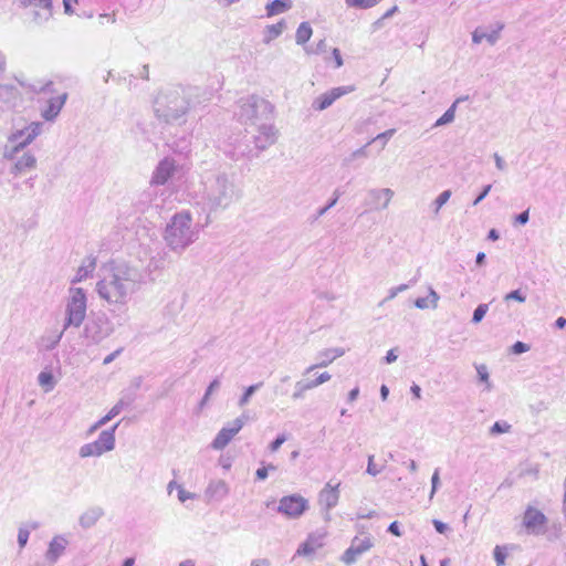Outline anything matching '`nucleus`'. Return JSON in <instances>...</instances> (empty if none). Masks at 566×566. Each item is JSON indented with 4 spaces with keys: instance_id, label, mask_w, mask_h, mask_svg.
I'll list each match as a JSON object with an SVG mask.
<instances>
[{
    "instance_id": "cd10ccee",
    "label": "nucleus",
    "mask_w": 566,
    "mask_h": 566,
    "mask_svg": "<svg viewBox=\"0 0 566 566\" xmlns=\"http://www.w3.org/2000/svg\"><path fill=\"white\" fill-rule=\"evenodd\" d=\"M293 6L292 0H273L265 6L266 17L271 18L289 11Z\"/></svg>"
},
{
    "instance_id": "a878e982",
    "label": "nucleus",
    "mask_w": 566,
    "mask_h": 566,
    "mask_svg": "<svg viewBox=\"0 0 566 566\" xmlns=\"http://www.w3.org/2000/svg\"><path fill=\"white\" fill-rule=\"evenodd\" d=\"M317 547V539L313 534H311L308 538L298 546L293 559L297 556L313 558Z\"/></svg>"
},
{
    "instance_id": "f257e3e1",
    "label": "nucleus",
    "mask_w": 566,
    "mask_h": 566,
    "mask_svg": "<svg viewBox=\"0 0 566 566\" xmlns=\"http://www.w3.org/2000/svg\"><path fill=\"white\" fill-rule=\"evenodd\" d=\"M101 279L96 283L98 297L111 308L120 310L139 289L140 272L125 262L108 263L101 269Z\"/></svg>"
},
{
    "instance_id": "69168bd1",
    "label": "nucleus",
    "mask_w": 566,
    "mask_h": 566,
    "mask_svg": "<svg viewBox=\"0 0 566 566\" xmlns=\"http://www.w3.org/2000/svg\"><path fill=\"white\" fill-rule=\"evenodd\" d=\"M71 2L72 0H63L64 11L66 14H72L74 12Z\"/></svg>"
},
{
    "instance_id": "f03ea898",
    "label": "nucleus",
    "mask_w": 566,
    "mask_h": 566,
    "mask_svg": "<svg viewBox=\"0 0 566 566\" xmlns=\"http://www.w3.org/2000/svg\"><path fill=\"white\" fill-rule=\"evenodd\" d=\"M200 88L192 86H174L158 93L154 102L156 117L171 125H182L186 116L200 101Z\"/></svg>"
},
{
    "instance_id": "4468645a",
    "label": "nucleus",
    "mask_w": 566,
    "mask_h": 566,
    "mask_svg": "<svg viewBox=\"0 0 566 566\" xmlns=\"http://www.w3.org/2000/svg\"><path fill=\"white\" fill-rule=\"evenodd\" d=\"M373 547L370 537H355L352 545L345 551L342 559L345 564H353L356 559Z\"/></svg>"
},
{
    "instance_id": "e2e57ef3",
    "label": "nucleus",
    "mask_w": 566,
    "mask_h": 566,
    "mask_svg": "<svg viewBox=\"0 0 566 566\" xmlns=\"http://www.w3.org/2000/svg\"><path fill=\"white\" fill-rule=\"evenodd\" d=\"M528 221V210L522 212L516 217V222L524 224Z\"/></svg>"
},
{
    "instance_id": "5fc2aeb1",
    "label": "nucleus",
    "mask_w": 566,
    "mask_h": 566,
    "mask_svg": "<svg viewBox=\"0 0 566 566\" xmlns=\"http://www.w3.org/2000/svg\"><path fill=\"white\" fill-rule=\"evenodd\" d=\"M504 300L506 302L511 301V300H515L517 302H521L523 303L525 301V296H523L520 291H512L510 292L509 294L505 295Z\"/></svg>"
},
{
    "instance_id": "49530a36",
    "label": "nucleus",
    "mask_w": 566,
    "mask_h": 566,
    "mask_svg": "<svg viewBox=\"0 0 566 566\" xmlns=\"http://www.w3.org/2000/svg\"><path fill=\"white\" fill-rule=\"evenodd\" d=\"M29 536H30V531L28 528H24V527L19 528L18 544H19L20 548H23L27 545V543L29 541Z\"/></svg>"
},
{
    "instance_id": "7c9ffc66",
    "label": "nucleus",
    "mask_w": 566,
    "mask_h": 566,
    "mask_svg": "<svg viewBox=\"0 0 566 566\" xmlns=\"http://www.w3.org/2000/svg\"><path fill=\"white\" fill-rule=\"evenodd\" d=\"M394 197L390 189H381L371 193L373 203L376 208H386Z\"/></svg>"
},
{
    "instance_id": "8fccbe9b",
    "label": "nucleus",
    "mask_w": 566,
    "mask_h": 566,
    "mask_svg": "<svg viewBox=\"0 0 566 566\" xmlns=\"http://www.w3.org/2000/svg\"><path fill=\"white\" fill-rule=\"evenodd\" d=\"M287 440L285 434H279L270 444L269 449L271 452H276L281 446Z\"/></svg>"
},
{
    "instance_id": "864d4df0",
    "label": "nucleus",
    "mask_w": 566,
    "mask_h": 566,
    "mask_svg": "<svg viewBox=\"0 0 566 566\" xmlns=\"http://www.w3.org/2000/svg\"><path fill=\"white\" fill-rule=\"evenodd\" d=\"M332 65L333 67H339L343 65V60L339 50L334 49L332 53Z\"/></svg>"
},
{
    "instance_id": "bf43d9fd",
    "label": "nucleus",
    "mask_w": 566,
    "mask_h": 566,
    "mask_svg": "<svg viewBox=\"0 0 566 566\" xmlns=\"http://www.w3.org/2000/svg\"><path fill=\"white\" fill-rule=\"evenodd\" d=\"M478 374L480 376V379L482 381H488V378H489V375H488V371H486V367L485 366H479L478 367Z\"/></svg>"
},
{
    "instance_id": "774afa93",
    "label": "nucleus",
    "mask_w": 566,
    "mask_h": 566,
    "mask_svg": "<svg viewBox=\"0 0 566 566\" xmlns=\"http://www.w3.org/2000/svg\"><path fill=\"white\" fill-rule=\"evenodd\" d=\"M411 392L413 394L416 399H420V397H421V395H420L421 389H420V387L418 385L411 386Z\"/></svg>"
},
{
    "instance_id": "a211bd4d",
    "label": "nucleus",
    "mask_w": 566,
    "mask_h": 566,
    "mask_svg": "<svg viewBox=\"0 0 566 566\" xmlns=\"http://www.w3.org/2000/svg\"><path fill=\"white\" fill-rule=\"evenodd\" d=\"M66 99L67 93L51 97L46 106L41 109V116L48 122H53L63 108Z\"/></svg>"
},
{
    "instance_id": "4c0bfd02",
    "label": "nucleus",
    "mask_w": 566,
    "mask_h": 566,
    "mask_svg": "<svg viewBox=\"0 0 566 566\" xmlns=\"http://www.w3.org/2000/svg\"><path fill=\"white\" fill-rule=\"evenodd\" d=\"M285 29V22L280 21L275 24H271L266 27V35L264 38V42L269 43L279 35L282 34L283 30Z\"/></svg>"
},
{
    "instance_id": "ea45409f",
    "label": "nucleus",
    "mask_w": 566,
    "mask_h": 566,
    "mask_svg": "<svg viewBox=\"0 0 566 566\" xmlns=\"http://www.w3.org/2000/svg\"><path fill=\"white\" fill-rule=\"evenodd\" d=\"M262 382H258L254 385L249 386L243 395L240 397L238 405L239 407H244L249 401L251 396L262 386Z\"/></svg>"
},
{
    "instance_id": "473e14b6",
    "label": "nucleus",
    "mask_w": 566,
    "mask_h": 566,
    "mask_svg": "<svg viewBox=\"0 0 566 566\" xmlns=\"http://www.w3.org/2000/svg\"><path fill=\"white\" fill-rule=\"evenodd\" d=\"M104 453H106L103 448L97 444L96 441L85 443L78 449V455L82 459L90 458V457H101Z\"/></svg>"
},
{
    "instance_id": "20e7f679",
    "label": "nucleus",
    "mask_w": 566,
    "mask_h": 566,
    "mask_svg": "<svg viewBox=\"0 0 566 566\" xmlns=\"http://www.w3.org/2000/svg\"><path fill=\"white\" fill-rule=\"evenodd\" d=\"M274 105L256 94L240 97L233 111V117L245 127V130L264 120H274Z\"/></svg>"
},
{
    "instance_id": "6e6d98bb",
    "label": "nucleus",
    "mask_w": 566,
    "mask_h": 566,
    "mask_svg": "<svg viewBox=\"0 0 566 566\" xmlns=\"http://www.w3.org/2000/svg\"><path fill=\"white\" fill-rule=\"evenodd\" d=\"M513 350L515 354H521L530 350V346L522 342H516L513 346Z\"/></svg>"
},
{
    "instance_id": "de8ad7c7",
    "label": "nucleus",
    "mask_w": 566,
    "mask_h": 566,
    "mask_svg": "<svg viewBox=\"0 0 566 566\" xmlns=\"http://www.w3.org/2000/svg\"><path fill=\"white\" fill-rule=\"evenodd\" d=\"M511 429V426L506 422H495L491 428L492 434H500L509 432Z\"/></svg>"
},
{
    "instance_id": "dca6fc26",
    "label": "nucleus",
    "mask_w": 566,
    "mask_h": 566,
    "mask_svg": "<svg viewBox=\"0 0 566 566\" xmlns=\"http://www.w3.org/2000/svg\"><path fill=\"white\" fill-rule=\"evenodd\" d=\"M546 524V516L537 509L528 506L523 515V526L528 533H538Z\"/></svg>"
},
{
    "instance_id": "c85d7f7f",
    "label": "nucleus",
    "mask_w": 566,
    "mask_h": 566,
    "mask_svg": "<svg viewBox=\"0 0 566 566\" xmlns=\"http://www.w3.org/2000/svg\"><path fill=\"white\" fill-rule=\"evenodd\" d=\"M234 436L235 433L230 428L223 427L213 439L211 447L214 450H222L229 444Z\"/></svg>"
},
{
    "instance_id": "37998d69",
    "label": "nucleus",
    "mask_w": 566,
    "mask_h": 566,
    "mask_svg": "<svg viewBox=\"0 0 566 566\" xmlns=\"http://www.w3.org/2000/svg\"><path fill=\"white\" fill-rule=\"evenodd\" d=\"M219 388H220V380H219V378H216L210 382V385L208 386V388L205 392V396L202 397V399L200 401L201 408L207 403L211 394L214 392L216 390H218Z\"/></svg>"
},
{
    "instance_id": "0eeeda50",
    "label": "nucleus",
    "mask_w": 566,
    "mask_h": 566,
    "mask_svg": "<svg viewBox=\"0 0 566 566\" xmlns=\"http://www.w3.org/2000/svg\"><path fill=\"white\" fill-rule=\"evenodd\" d=\"M51 83L44 86L35 84H24L18 81L17 84H0V111H10L19 106L22 102V91L25 93H38L42 91H51Z\"/></svg>"
},
{
    "instance_id": "423d86ee",
    "label": "nucleus",
    "mask_w": 566,
    "mask_h": 566,
    "mask_svg": "<svg viewBox=\"0 0 566 566\" xmlns=\"http://www.w3.org/2000/svg\"><path fill=\"white\" fill-rule=\"evenodd\" d=\"M87 312V296L82 287L71 286L64 300V323L63 331L74 327L78 328Z\"/></svg>"
},
{
    "instance_id": "7ed1b4c3",
    "label": "nucleus",
    "mask_w": 566,
    "mask_h": 566,
    "mask_svg": "<svg viewBox=\"0 0 566 566\" xmlns=\"http://www.w3.org/2000/svg\"><path fill=\"white\" fill-rule=\"evenodd\" d=\"M202 193L198 205L208 213H217L227 210L240 198L233 176L226 171H213L202 179Z\"/></svg>"
},
{
    "instance_id": "393cba45",
    "label": "nucleus",
    "mask_w": 566,
    "mask_h": 566,
    "mask_svg": "<svg viewBox=\"0 0 566 566\" xmlns=\"http://www.w3.org/2000/svg\"><path fill=\"white\" fill-rule=\"evenodd\" d=\"M232 146L231 156L235 160L241 158H252L258 155L253 153V148L249 143L235 139L234 143H232Z\"/></svg>"
},
{
    "instance_id": "2eb2a0df",
    "label": "nucleus",
    "mask_w": 566,
    "mask_h": 566,
    "mask_svg": "<svg viewBox=\"0 0 566 566\" xmlns=\"http://www.w3.org/2000/svg\"><path fill=\"white\" fill-rule=\"evenodd\" d=\"M6 158L13 160V165L10 168V174H12L14 177L32 170L36 166V158L31 151H23L21 155H15V157Z\"/></svg>"
},
{
    "instance_id": "c9c22d12",
    "label": "nucleus",
    "mask_w": 566,
    "mask_h": 566,
    "mask_svg": "<svg viewBox=\"0 0 566 566\" xmlns=\"http://www.w3.org/2000/svg\"><path fill=\"white\" fill-rule=\"evenodd\" d=\"M318 385V376H316L314 379L307 380L302 379L296 384V389L293 394V398L297 399L303 396V392L307 389H312Z\"/></svg>"
},
{
    "instance_id": "bb28decb",
    "label": "nucleus",
    "mask_w": 566,
    "mask_h": 566,
    "mask_svg": "<svg viewBox=\"0 0 566 566\" xmlns=\"http://www.w3.org/2000/svg\"><path fill=\"white\" fill-rule=\"evenodd\" d=\"M354 91V87L352 86H343V87H336L332 91L324 94V96L321 98V109L328 107L332 105L334 101L339 98L340 96L348 94Z\"/></svg>"
},
{
    "instance_id": "412c9836",
    "label": "nucleus",
    "mask_w": 566,
    "mask_h": 566,
    "mask_svg": "<svg viewBox=\"0 0 566 566\" xmlns=\"http://www.w3.org/2000/svg\"><path fill=\"white\" fill-rule=\"evenodd\" d=\"M96 268V258L87 255L78 266L75 276L72 279V284L80 283L92 275Z\"/></svg>"
},
{
    "instance_id": "c756f323",
    "label": "nucleus",
    "mask_w": 566,
    "mask_h": 566,
    "mask_svg": "<svg viewBox=\"0 0 566 566\" xmlns=\"http://www.w3.org/2000/svg\"><path fill=\"white\" fill-rule=\"evenodd\" d=\"M63 334L62 331H50L46 332L39 342V345L44 350H51L55 347V345L60 342Z\"/></svg>"
},
{
    "instance_id": "13d9d810",
    "label": "nucleus",
    "mask_w": 566,
    "mask_h": 566,
    "mask_svg": "<svg viewBox=\"0 0 566 566\" xmlns=\"http://www.w3.org/2000/svg\"><path fill=\"white\" fill-rule=\"evenodd\" d=\"M113 418H115L114 416H112V413L108 411L104 417H102L99 420H97V426H99L101 428L103 426H105L108 421H111Z\"/></svg>"
},
{
    "instance_id": "e433bc0d",
    "label": "nucleus",
    "mask_w": 566,
    "mask_h": 566,
    "mask_svg": "<svg viewBox=\"0 0 566 566\" xmlns=\"http://www.w3.org/2000/svg\"><path fill=\"white\" fill-rule=\"evenodd\" d=\"M135 400V396L133 394L124 395L109 410L112 416L116 417L119 415V412L130 406Z\"/></svg>"
},
{
    "instance_id": "b1692460",
    "label": "nucleus",
    "mask_w": 566,
    "mask_h": 566,
    "mask_svg": "<svg viewBox=\"0 0 566 566\" xmlns=\"http://www.w3.org/2000/svg\"><path fill=\"white\" fill-rule=\"evenodd\" d=\"M104 515V511L102 507L94 506L88 510H86L81 516H80V525L83 528H90L96 524V522Z\"/></svg>"
},
{
    "instance_id": "4be33fe9",
    "label": "nucleus",
    "mask_w": 566,
    "mask_h": 566,
    "mask_svg": "<svg viewBox=\"0 0 566 566\" xmlns=\"http://www.w3.org/2000/svg\"><path fill=\"white\" fill-rule=\"evenodd\" d=\"M340 481L337 479H333L325 485L322 495L324 497V501L326 503L327 507L335 506L339 499V486Z\"/></svg>"
},
{
    "instance_id": "a19ab883",
    "label": "nucleus",
    "mask_w": 566,
    "mask_h": 566,
    "mask_svg": "<svg viewBox=\"0 0 566 566\" xmlns=\"http://www.w3.org/2000/svg\"><path fill=\"white\" fill-rule=\"evenodd\" d=\"M493 556H494V559H495L497 566H504L505 559L507 556L506 547L500 546V545L495 546V548L493 551Z\"/></svg>"
},
{
    "instance_id": "4d7b16f0",
    "label": "nucleus",
    "mask_w": 566,
    "mask_h": 566,
    "mask_svg": "<svg viewBox=\"0 0 566 566\" xmlns=\"http://www.w3.org/2000/svg\"><path fill=\"white\" fill-rule=\"evenodd\" d=\"M367 472L371 475H376L379 473V470L374 464V457H369Z\"/></svg>"
},
{
    "instance_id": "ddd939ff",
    "label": "nucleus",
    "mask_w": 566,
    "mask_h": 566,
    "mask_svg": "<svg viewBox=\"0 0 566 566\" xmlns=\"http://www.w3.org/2000/svg\"><path fill=\"white\" fill-rule=\"evenodd\" d=\"M56 376H61V366L56 356L45 364L43 370L38 376V382L45 392L54 389L57 379Z\"/></svg>"
},
{
    "instance_id": "39448f33",
    "label": "nucleus",
    "mask_w": 566,
    "mask_h": 566,
    "mask_svg": "<svg viewBox=\"0 0 566 566\" xmlns=\"http://www.w3.org/2000/svg\"><path fill=\"white\" fill-rule=\"evenodd\" d=\"M199 238V230L192 223L190 211L182 210L175 213L167 223L164 240L176 253H182Z\"/></svg>"
},
{
    "instance_id": "9b49d317",
    "label": "nucleus",
    "mask_w": 566,
    "mask_h": 566,
    "mask_svg": "<svg viewBox=\"0 0 566 566\" xmlns=\"http://www.w3.org/2000/svg\"><path fill=\"white\" fill-rule=\"evenodd\" d=\"M176 170L177 164L175 159L170 157H165L164 159H161L151 175L150 186L147 191V195L150 196L151 192L155 191L156 186L165 185L175 175Z\"/></svg>"
},
{
    "instance_id": "f8f14e48",
    "label": "nucleus",
    "mask_w": 566,
    "mask_h": 566,
    "mask_svg": "<svg viewBox=\"0 0 566 566\" xmlns=\"http://www.w3.org/2000/svg\"><path fill=\"white\" fill-rule=\"evenodd\" d=\"M308 509L307 501L298 495L292 494L280 500L277 512L289 518L300 517Z\"/></svg>"
},
{
    "instance_id": "58836bf2",
    "label": "nucleus",
    "mask_w": 566,
    "mask_h": 566,
    "mask_svg": "<svg viewBox=\"0 0 566 566\" xmlns=\"http://www.w3.org/2000/svg\"><path fill=\"white\" fill-rule=\"evenodd\" d=\"M497 38H499V31H494L491 34H488L481 29H476L473 32V36H472L474 43H481L483 40H488L490 43H494Z\"/></svg>"
},
{
    "instance_id": "0e129e2a",
    "label": "nucleus",
    "mask_w": 566,
    "mask_h": 566,
    "mask_svg": "<svg viewBox=\"0 0 566 566\" xmlns=\"http://www.w3.org/2000/svg\"><path fill=\"white\" fill-rule=\"evenodd\" d=\"M251 566H271V563L269 559H254L251 563Z\"/></svg>"
},
{
    "instance_id": "09e8293b",
    "label": "nucleus",
    "mask_w": 566,
    "mask_h": 566,
    "mask_svg": "<svg viewBox=\"0 0 566 566\" xmlns=\"http://www.w3.org/2000/svg\"><path fill=\"white\" fill-rule=\"evenodd\" d=\"M489 306L486 304L479 305L473 313V322L479 323L486 314Z\"/></svg>"
},
{
    "instance_id": "9d476101",
    "label": "nucleus",
    "mask_w": 566,
    "mask_h": 566,
    "mask_svg": "<svg viewBox=\"0 0 566 566\" xmlns=\"http://www.w3.org/2000/svg\"><path fill=\"white\" fill-rule=\"evenodd\" d=\"M255 133L251 136L254 149L263 151L274 145L279 137V130L274 126L273 120H264L253 127Z\"/></svg>"
},
{
    "instance_id": "f3484780",
    "label": "nucleus",
    "mask_w": 566,
    "mask_h": 566,
    "mask_svg": "<svg viewBox=\"0 0 566 566\" xmlns=\"http://www.w3.org/2000/svg\"><path fill=\"white\" fill-rule=\"evenodd\" d=\"M53 0H20L22 7H32L42 11L35 12L34 20L48 21L53 14Z\"/></svg>"
},
{
    "instance_id": "79ce46f5",
    "label": "nucleus",
    "mask_w": 566,
    "mask_h": 566,
    "mask_svg": "<svg viewBox=\"0 0 566 566\" xmlns=\"http://www.w3.org/2000/svg\"><path fill=\"white\" fill-rule=\"evenodd\" d=\"M249 415L242 413L227 427L230 428L237 434L242 429V427L249 421Z\"/></svg>"
},
{
    "instance_id": "72a5a7b5",
    "label": "nucleus",
    "mask_w": 566,
    "mask_h": 566,
    "mask_svg": "<svg viewBox=\"0 0 566 566\" xmlns=\"http://www.w3.org/2000/svg\"><path fill=\"white\" fill-rule=\"evenodd\" d=\"M104 453H106L103 448L97 444L96 441L85 443L78 449V455L82 459L90 458V457H101Z\"/></svg>"
},
{
    "instance_id": "338daca9",
    "label": "nucleus",
    "mask_w": 566,
    "mask_h": 566,
    "mask_svg": "<svg viewBox=\"0 0 566 566\" xmlns=\"http://www.w3.org/2000/svg\"><path fill=\"white\" fill-rule=\"evenodd\" d=\"M491 190V185L486 186L482 193L475 199L474 205L479 203Z\"/></svg>"
},
{
    "instance_id": "6ab92c4d",
    "label": "nucleus",
    "mask_w": 566,
    "mask_h": 566,
    "mask_svg": "<svg viewBox=\"0 0 566 566\" xmlns=\"http://www.w3.org/2000/svg\"><path fill=\"white\" fill-rule=\"evenodd\" d=\"M229 494V486L223 480H213L208 484L205 496L208 502L222 501Z\"/></svg>"
},
{
    "instance_id": "a18cd8bd",
    "label": "nucleus",
    "mask_w": 566,
    "mask_h": 566,
    "mask_svg": "<svg viewBox=\"0 0 566 566\" xmlns=\"http://www.w3.org/2000/svg\"><path fill=\"white\" fill-rule=\"evenodd\" d=\"M276 467L272 463L266 467L259 468L255 472V476L258 480H265L268 478L269 471H275Z\"/></svg>"
},
{
    "instance_id": "c03bdc74",
    "label": "nucleus",
    "mask_w": 566,
    "mask_h": 566,
    "mask_svg": "<svg viewBox=\"0 0 566 566\" xmlns=\"http://www.w3.org/2000/svg\"><path fill=\"white\" fill-rule=\"evenodd\" d=\"M455 106L457 103H454L436 123L437 126H441L448 123H451L454 119L455 116Z\"/></svg>"
},
{
    "instance_id": "6e6552de",
    "label": "nucleus",
    "mask_w": 566,
    "mask_h": 566,
    "mask_svg": "<svg viewBox=\"0 0 566 566\" xmlns=\"http://www.w3.org/2000/svg\"><path fill=\"white\" fill-rule=\"evenodd\" d=\"M42 128L43 124L41 122H32L24 128L13 132L9 136V145L6 146L4 157H15V155L20 154L42 134Z\"/></svg>"
},
{
    "instance_id": "603ef678",
    "label": "nucleus",
    "mask_w": 566,
    "mask_h": 566,
    "mask_svg": "<svg viewBox=\"0 0 566 566\" xmlns=\"http://www.w3.org/2000/svg\"><path fill=\"white\" fill-rule=\"evenodd\" d=\"M196 494L186 491L182 486H178V499L180 502L185 503L187 500L195 499Z\"/></svg>"
},
{
    "instance_id": "5701e85b",
    "label": "nucleus",
    "mask_w": 566,
    "mask_h": 566,
    "mask_svg": "<svg viewBox=\"0 0 566 566\" xmlns=\"http://www.w3.org/2000/svg\"><path fill=\"white\" fill-rule=\"evenodd\" d=\"M118 426H119V422L115 423L112 428H109L107 430H103L99 433L97 440H95L97 442V444H99L103 448V450L105 452H109L115 449V443H116L115 431L118 428Z\"/></svg>"
},
{
    "instance_id": "052dcab7",
    "label": "nucleus",
    "mask_w": 566,
    "mask_h": 566,
    "mask_svg": "<svg viewBox=\"0 0 566 566\" xmlns=\"http://www.w3.org/2000/svg\"><path fill=\"white\" fill-rule=\"evenodd\" d=\"M433 525H434L437 532H439L440 534H443L448 528V526L440 521H433Z\"/></svg>"
},
{
    "instance_id": "680f3d73",
    "label": "nucleus",
    "mask_w": 566,
    "mask_h": 566,
    "mask_svg": "<svg viewBox=\"0 0 566 566\" xmlns=\"http://www.w3.org/2000/svg\"><path fill=\"white\" fill-rule=\"evenodd\" d=\"M388 531L394 534L395 536H400L401 533L399 531V526H398V523L397 522H392L390 525H389V528Z\"/></svg>"
},
{
    "instance_id": "aec40b11",
    "label": "nucleus",
    "mask_w": 566,
    "mask_h": 566,
    "mask_svg": "<svg viewBox=\"0 0 566 566\" xmlns=\"http://www.w3.org/2000/svg\"><path fill=\"white\" fill-rule=\"evenodd\" d=\"M67 541L62 536H55L49 544L45 553V558L51 565L55 564L57 559L64 554Z\"/></svg>"
},
{
    "instance_id": "1a4fd4ad",
    "label": "nucleus",
    "mask_w": 566,
    "mask_h": 566,
    "mask_svg": "<svg viewBox=\"0 0 566 566\" xmlns=\"http://www.w3.org/2000/svg\"><path fill=\"white\" fill-rule=\"evenodd\" d=\"M114 326L105 313L93 314L85 324L84 338L91 343H99L113 333Z\"/></svg>"
},
{
    "instance_id": "2f4dec72",
    "label": "nucleus",
    "mask_w": 566,
    "mask_h": 566,
    "mask_svg": "<svg viewBox=\"0 0 566 566\" xmlns=\"http://www.w3.org/2000/svg\"><path fill=\"white\" fill-rule=\"evenodd\" d=\"M104 453H106L103 448L97 444L96 441L85 443L78 449V455L82 459L90 458V457H101Z\"/></svg>"
},
{
    "instance_id": "3c124183",
    "label": "nucleus",
    "mask_w": 566,
    "mask_h": 566,
    "mask_svg": "<svg viewBox=\"0 0 566 566\" xmlns=\"http://www.w3.org/2000/svg\"><path fill=\"white\" fill-rule=\"evenodd\" d=\"M450 196H451V191L450 190H446L443 192H441L438 198L436 199V211L438 212L441 207L450 199Z\"/></svg>"
},
{
    "instance_id": "f704fd0d",
    "label": "nucleus",
    "mask_w": 566,
    "mask_h": 566,
    "mask_svg": "<svg viewBox=\"0 0 566 566\" xmlns=\"http://www.w3.org/2000/svg\"><path fill=\"white\" fill-rule=\"evenodd\" d=\"M313 31L308 22H302L295 34L296 43L300 45L305 44L312 36Z\"/></svg>"
}]
</instances>
